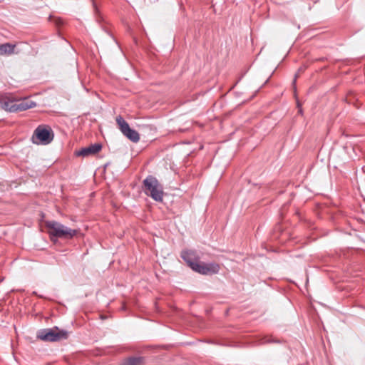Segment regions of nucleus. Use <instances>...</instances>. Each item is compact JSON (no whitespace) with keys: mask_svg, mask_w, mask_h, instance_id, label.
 Here are the masks:
<instances>
[{"mask_svg":"<svg viewBox=\"0 0 365 365\" xmlns=\"http://www.w3.org/2000/svg\"><path fill=\"white\" fill-rule=\"evenodd\" d=\"M181 257L187 262L188 266L192 270L200 274H211L218 272V265L201 262L196 252L194 250L182 251L181 252Z\"/></svg>","mask_w":365,"mask_h":365,"instance_id":"f257e3e1","label":"nucleus"},{"mask_svg":"<svg viewBox=\"0 0 365 365\" xmlns=\"http://www.w3.org/2000/svg\"><path fill=\"white\" fill-rule=\"evenodd\" d=\"M36 103L31 101H15L6 96H0V108L6 111L14 113L34 108Z\"/></svg>","mask_w":365,"mask_h":365,"instance_id":"f03ea898","label":"nucleus"},{"mask_svg":"<svg viewBox=\"0 0 365 365\" xmlns=\"http://www.w3.org/2000/svg\"><path fill=\"white\" fill-rule=\"evenodd\" d=\"M145 194L157 202H161L163 198V187L156 178L148 175L143 182Z\"/></svg>","mask_w":365,"mask_h":365,"instance_id":"7ed1b4c3","label":"nucleus"},{"mask_svg":"<svg viewBox=\"0 0 365 365\" xmlns=\"http://www.w3.org/2000/svg\"><path fill=\"white\" fill-rule=\"evenodd\" d=\"M45 224L48 234L52 237L71 239L77 233L76 230H72L56 221H46Z\"/></svg>","mask_w":365,"mask_h":365,"instance_id":"20e7f679","label":"nucleus"},{"mask_svg":"<svg viewBox=\"0 0 365 365\" xmlns=\"http://www.w3.org/2000/svg\"><path fill=\"white\" fill-rule=\"evenodd\" d=\"M54 134L48 125H40L34 130L31 137L33 143L48 145L53 140Z\"/></svg>","mask_w":365,"mask_h":365,"instance_id":"39448f33","label":"nucleus"},{"mask_svg":"<svg viewBox=\"0 0 365 365\" xmlns=\"http://www.w3.org/2000/svg\"><path fill=\"white\" fill-rule=\"evenodd\" d=\"M37 338L44 341H58L68 338V332L60 330L57 327L41 329L37 333Z\"/></svg>","mask_w":365,"mask_h":365,"instance_id":"423d86ee","label":"nucleus"},{"mask_svg":"<svg viewBox=\"0 0 365 365\" xmlns=\"http://www.w3.org/2000/svg\"><path fill=\"white\" fill-rule=\"evenodd\" d=\"M116 123L118 125L120 131L126 138L133 143L139 141L140 135L138 133L136 130L131 129L128 123L120 115L116 118Z\"/></svg>","mask_w":365,"mask_h":365,"instance_id":"0eeeda50","label":"nucleus"},{"mask_svg":"<svg viewBox=\"0 0 365 365\" xmlns=\"http://www.w3.org/2000/svg\"><path fill=\"white\" fill-rule=\"evenodd\" d=\"M102 148L100 143L92 144L88 147L83 148L76 153L78 156L87 157L98 153Z\"/></svg>","mask_w":365,"mask_h":365,"instance_id":"6e6552de","label":"nucleus"},{"mask_svg":"<svg viewBox=\"0 0 365 365\" xmlns=\"http://www.w3.org/2000/svg\"><path fill=\"white\" fill-rule=\"evenodd\" d=\"M145 359L143 356H131L124 359L120 365H145Z\"/></svg>","mask_w":365,"mask_h":365,"instance_id":"1a4fd4ad","label":"nucleus"},{"mask_svg":"<svg viewBox=\"0 0 365 365\" xmlns=\"http://www.w3.org/2000/svg\"><path fill=\"white\" fill-rule=\"evenodd\" d=\"M16 44H12L10 43H5L0 44V55H11L13 53H17L15 51Z\"/></svg>","mask_w":365,"mask_h":365,"instance_id":"9d476101","label":"nucleus"},{"mask_svg":"<svg viewBox=\"0 0 365 365\" xmlns=\"http://www.w3.org/2000/svg\"><path fill=\"white\" fill-rule=\"evenodd\" d=\"M297 75H296V76H295V78H294V82H293V83H294V84H295V83H296V78H297Z\"/></svg>","mask_w":365,"mask_h":365,"instance_id":"9b49d317","label":"nucleus"},{"mask_svg":"<svg viewBox=\"0 0 365 365\" xmlns=\"http://www.w3.org/2000/svg\"><path fill=\"white\" fill-rule=\"evenodd\" d=\"M299 113H301V114L302 113V110L301 108H299Z\"/></svg>","mask_w":365,"mask_h":365,"instance_id":"f8f14e48","label":"nucleus"},{"mask_svg":"<svg viewBox=\"0 0 365 365\" xmlns=\"http://www.w3.org/2000/svg\"><path fill=\"white\" fill-rule=\"evenodd\" d=\"M270 341H269V340H265V341H264V343L270 342Z\"/></svg>","mask_w":365,"mask_h":365,"instance_id":"ddd939ff","label":"nucleus"}]
</instances>
